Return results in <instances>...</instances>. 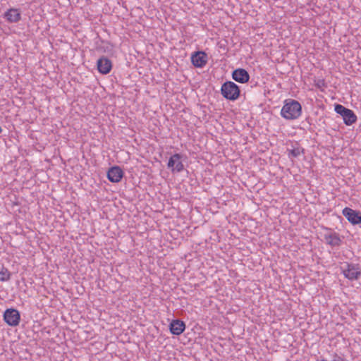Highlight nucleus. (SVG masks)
<instances>
[{
  "mask_svg": "<svg viewBox=\"0 0 361 361\" xmlns=\"http://www.w3.org/2000/svg\"><path fill=\"white\" fill-rule=\"evenodd\" d=\"M316 361H327V360L324 358H322V359H317Z\"/></svg>",
  "mask_w": 361,
  "mask_h": 361,
  "instance_id": "nucleus-20",
  "label": "nucleus"
},
{
  "mask_svg": "<svg viewBox=\"0 0 361 361\" xmlns=\"http://www.w3.org/2000/svg\"><path fill=\"white\" fill-rule=\"evenodd\" d=\"M208 56L204 51H196L191 56L192 65L196 68H203L207 63Z\"/></svg>",
  "mask_w": 361,
  "mask_h": 361,
  "instance_id": "nucleus-8",
  "label": "nucleus"
},
{
  "mask_svg": "<svg viewBox=\"0 0 361 361\" xmlns=\"http://www.w3.org/2000/svg\"><path fill=\"white\" fill-rule=\"evenodd\" d=\"M182 156L176 153L172 155L168 161L167 166L173 173H180L184 170V165L181 161Z\"/></svg>",
  "mask_w": 361,
  "mask_h": 361,
  "instance_id": "nucleus-6",
  "label": "nucleus"
},
{
  "mask_svg": "<svg viewBox=\"0 0 361 361\" xmlns=\"http://www.w3.org/2000/svg\"><path fill=\"white\" fill-rule=\"evenodd\" d=\"M343 215L353 225L361 224V212L349 207H345L342 211Z\"/></svg>",
  "mask_w": 361,
  "mask_h": 361,
  "instance_id": "nucleus-7",
  "label": "nucleus"
},
{
  "mask_svg": "<svg viewBox=\"0 0 361 361\" xmlns=\"http://www.w3.org/2000/svg\"><path fill=\"white\" fill-rule=\"evenodd\" d=\"M314 85L318 89L321 90H323L326 87V82L324 79L315 80Z\"/></svg>",
  "mask_w": 361,
  "mask_h": 361,
  "instance_id": "nucleus-18",
  "label": "nucleus"
},
{
  "mask_svg": "<svg viewBox=\"0 0 361 361\" xmlns=\"http://www.w3.org/2000/svg\"><path fill=\"white\" fill-rule=\"evenodd\" d=\"M123 176V171L120 166H112L107 171V178L111 183H119Z\"/></svg>",
  "mask_w": 361,
  "mask_h": 361,
  "instance_id": "nucleus-9",
  "label": "nucleus"
},
{
  "mask_svg": "<svg viewBox=\"0 0 361 361\" xmlns=\"http://www.w3.org/2000/svg\"><path fill=\"white\" fill-rule=\"evenodd\" d=\"M4 18L11 23H18L21 18V13L17 8H9L5 12Z\"/></svg>",
  "mask_w": 361,
  "mask_h": 361,
  "instance_id": "nucleus-12",
  "label": "nucleus"
},
{
  "mask_svg": "<svg viewBox=\"0 0 361 361\" xmlns=\"http://www.w3.org/2000/svg\"><path fill=\"white\" fill-rule=\"evenodd\" d=\"M280 114L286 120H295L302 114L301 104L292 99H286Z\"/></svg>",
  "mask_w": 361,
  "mask_h": 361,
  "instance_id": "nucleus-1",
  "label": "nucleus"
},
{
  "mask_svg": "<svg viewBox=\"0 0 361 361\" xmlns=\"http://www.w3.org/2000/svg\"><path fill=\"white\" fill-rule=\"evenodd\" d=\"M343 120L344 123L346 126H351L357 121V116L351 109H348V111L343 115Z\"/></svg>",
  "mask_w": 361,
  "mask_h": 361,
  "instance_id": "nucleus-14",
  "label": "nucleus"
},
{
  "mask_svg": "<svg viewBox=\"0 0 361 361\" xmlns=\"http://www.w3.org/2000/svg\"><path fill=\"white\" fill-rule=\"evenodd\" d=\"M170 331L173 335H180L185 329V324L179 319L173 320L170 324Z\"/></svg>",
  "mask_w": 361,
  "mask_h": 361,
  "instance_id": "nucleus-13",
  "label": "nucleus"
},
{
  "mask_svg": "<svg viewBox=\"0 0 361 361\" xmlns=\"http://www.w3.org/2000/svg\"><path fill=\"white\" fill-rule=\"evenodd\" d=\"M340 269L344 277L349 281L357 280L361 276V268L358 264L344 262Z\"/></svg>",
  "mask_w": 361,
  "mask_h": 361,
  "instance_id": "nucleus-3",
  "label": "nucleus"
},
{
  "mask_svg": "<svg viewBox=\"0 0 361 361\" xmlns=\"http://www.w3.org/2000/svg\"><path fill=\"white\" fill-rule=\"evenodd\" d=\"M288 157L290 159L293 158L298 157L300 155L304 154V149L301 147H293V149H288Z\"/></svg>",
  "mask_w": 361,
  "mask_h": 361,
  "instance_id": "nucleus-15",
  "label": "nucleus"
},
{
  "mask_svg": "<svg viewBox=\"0 0 361 361\" xmlns=\"http://www.w3.org/2000/svg\"><path fill=\"white\" fill-rule=\"evenodd\" d=\"M233 79L240 83H245L248 82L250 75L247 71L243 68H238L232 73Z\"/></svg>",
  "mask_w": 361,
  "mask_h": 361,
  "instance_id": "nucleus-11",
  "label": "nucleus"
},
{
  "mask_svg": "<svg viewBox=\"0 0 361 361\" xmlns=\"http://www.w3.org/2000/svg\"><path fill=\"white\" fill-rule=\"evenodd\" d=\"M4 320L11 326H16L20 320V312L14 308L7 309L4 313Z\"/></svg>",
  "mask_w": 361,
  "mask_h": 361,
  "instance_id": "nucleus-5",
  "label": "nucleus"
},
{
  "mask_svg": "<svg viewBox=\"0 0 361 361\" xmlns=\"http://www.w3.org/2000/svg\"><path fill=\"white\" fill-rule=\"evenodd\" d=\"M11 274L8 270L2 267L0 270V281H7L10 279Z\"/></svg>",
  "mask_w": 361,
  "mask_h": 361,
  "instance_id": "nucleus-16",
  "label": "nucleus"
},
{
  "mask_svg": "<svg viewBox=\"0 0 361 361\" xmlns=\"http://www.w3.org/2000/svg\"><path fill=\"white\" fill-rule=\"evenodd\" d=\"M349 109L345 108L341 104H336L335 105L334 110L338 114H340L342 117L343 115L345 114Z\"/></svg>",
  "mask_w": 361,
  "mask_h": 361,
  "instance_id": "nucleus-17",
  "label": "nucleus"
},
{
  "mask_svg": "<svg viewBox=\"0 0 361 361\" xmlns=\"http://www.w3.org/2000/svg\"><path fill=\"white\" fill-rule=\"evenodd\" d=\"M2 130H2L1 127L0 126V133H2Z\"/></svg>",
  "mask_w": 361,
  "mask_h": 361,
  "instance_id": "nucleus-21",
  "label": "nucleus"
},
{
  "mask_svg": "<svg viewBox=\"0 0 361 361\" xmlns=\"http://www.w3.org/2000/svg\"><path fill=\"white\" fill-rule=\"evenodd\" d=\"M98 71L103 74L106 75L110 73L112 68V63L111 60L105 56L100 57L97 62Z\"/></svg>",
  "mask_w": 361,
  "mask_h": 361,
  "instance_id": "nucleus-10",
  "label": "nucleus"
},
{
  "mask_svg": "<svg viewBox=\"0 0 361 361\" xmlns=\"http://www.w3.org/2000/svg\"><path fill=\"white\" fill-rule=\"evenodd\" d=\"M320 233L326 245L331 247H338L342 244V238L340 234L331 228L322 226Z\"/></svg>",
  "mask_w": 361,
  "mask_h": 361,
  "instance_id": "nucleus-2",
  "label": "nucleus"
},
{
  "mask_svg": "<svg viewBox=\"0 0 361 361\" xmlns=\"http://www.w3.org/2000/svg\"><path fill=\"white\" fill-rule=\"evenodd\" d=\"M332 361H347L343 357L334 353L332 355Z\"/></svg>",
  "mask_w": 361,
  "mask_h": 361,
  "instance_id": "nucleus-19",
  "label": "nucleus"
},
{
  "mask_svg": "<svg viewBox=\"0 0 361 361\" xmlns=\"http://www.w3.org/2000/svg\"><path fill=\"white\" fill-rule=\"evenodd\" d=\"M221 94L228 100L235 101L240 97V90L238 85L235 82L226 81L221 85Z\"/></svg>",
  "mask_w": 361,
  "mask_h": 361,
  "instance_id": "nucleus-4",
  "label": "nucleus"
}]
</instances>
